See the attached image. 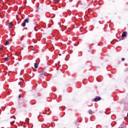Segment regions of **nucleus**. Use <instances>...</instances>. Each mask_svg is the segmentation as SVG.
I'll use <instances>...</instances> for the list:
<instances>
[{"label": "nucleus", "mask_w": 128, "mask_h": 128, "mask_svg": "<svg viewBox=\"0 0 128 128\" xmlns=\"http://www.w3.org/2000/svg\"><path fill=\"white\" fill-rule=\"evenodd\" d=\"M8 44H10V41L7 40L6 41V42L5 43L4 46H8Z\"/></svg>", "instance_id": "9"}, {"label": "nucleus", "mask_w": 128, "mask_h": 128, "mask_svg": "<svg viewBox=\"0 0 128 128\" xmlns=\"http://www.w3.org/2000/svg\"><path fill=\"white\" fill-rule=\"evenodd\" d=\"M8 26L10 28H11L12 26V22L8 23Z\"/></svg>", "instance_id": "5"}, {"label": "nucleus", "mask_w": 128, "mask_h": 128, "mask_svg": "<svg viewBox=\"0 0 128 128\" xmlns=\"http://www.w3.org/2000/svg\"><path fill=\"white\" fill-rule=\"evenodd\" d=\"M88 114H94V112H92V110H90L88 112Z\"/></svg>", "instance_id": "6"}, {"label": "nucleus", "mask_w": 128, "mask_h": 128, "mask_svg": "<svg viewBox=\"0 0 128 128\" xmlns=\"http://www.w3.org/2000/svg\"><path fill=\"white\" fill-rule=\"evenodd\" d=\"M85 2H87L86 0H85Z\"/></svg>", "instance_id": "19"}, {"label": "nucleus", "mask_w": 128, "mask_h": 128, "mask_svg": "<svg viewBox=\"0 0 128 128\" xmlns=\"http://www.w3.org/2000/svg\"><path fill=\"white\" fill-rule=\"evenodd\" d=\"M120 41L122 40H119Z\"/></svg>", "instance_id": "21"}, {"label": "nucleus", "mask_w": 128, "mask_h": 128, "mask_svg": "<svg viewBox=\"0 0 128 128\" xmlns=\"http://www.w3.org/2000/svg\"><path fill=\"white\" fill-rule=\"evenodd\" d=\"M56 0H52L53 2H56Z\"/></svg>", "instance_id": "16"}, {"label": "nucleus", "mask_w": 128, "mask_h": 128, "mask_svg": "<svg viewBox=\"0 0 128 128\" xmlns=\"http://www.w3.org/2000/svg\"><path fill=\"white\" fill-rule=\"evenodd\" d=\"M40 76L42 77V76H44V72H41L40 74H39Z\"/></svg>", "instance_id": "10"}, {"label": "nucleus", "mask_w": 128, "mask_h": 128, "mask_svg": "<svg viewBox=\"0 0 128 128\" xmlns=\"http://www.w3.org/2000/svg\"><path fill=\"white\" fill-rule=\"evenodd\" d=\"M0 50H2V48L1 47V48H0Z\"/></svg>", "instance_id": "15"}, {"label": "nucleus", "mask_w": 128, "mask_h": 128, "mask_svg": "<svg viewBox=\"0 0 128 128\" xmlns=\"http://www.w3.org/2000/svg\"><path fill=\"white\" fill-rule=\"evenodd\" d=\"M81 20H82V18H81Z\"/></svg>", "instance_id": "20"}, {"label": "nucleus", "mask_w": 128, "mask_h": 128, "mask_svg": "<svg viewBox=\"0 0 128 128\" xmlns=\"http://www.w3.org/2000/svg\"><path fill=\"white\" fill-rule=\"evenodd\" d=\"M4 60L6 62H8V60H10V58H8V56L4 58Z\"/></svg>", "instance_id": "7"}, {"label": "nucleus", "mask_w": 128, "mask_h": 128, "mask_svg": "<svg viewBox=\"0 0 128 128\" xmlns=\"http://www.w3.org/2000/svg\"><path fill=\"white\" fill-rule=\"evenodd\" d=\"M28 19H25L21 24L22 26L24 28L26 26V24H28Z\"/></svg>", "instance_id": "1"}, {"label": "nucleus", "mask_w": 128, "mask_h": 128, "mask_svg": "<svg viewBox=\"0 0 128 128\" xmlns=\"http://www.w3.org/2000/svg\"><path fill=\"white\" fill-rule=\"evenodd\" d=\"M127 116L128 117V114H127Z\"/></svg>", "instance_id": "18"}, {"label": "nucleus", "mask_w": 128, "mask_h": 128, "mask_svg": "<svg viewBox=\"0 0 128 128\" xmlns=\"http://www.w3.org/2000/svg\"><path fill=\"white\" fill-rule=\"evenodd\" d=\"M59 56H62V54H59Z\"/></svg>", "instance_id": "17"}, {"label": "nucleus", "mask_w": 128, "mask_h": 128, "mask_svg": "<svg viewBox=\"0 0 128 128\" xmlns=\"http://www.w3.org/2000/svg\"><path fill=\"white\" fill-rule=\"evenodd\" d=\"M114 41L110 42V44H114Z\"/></svg>", "instance_id": "12"}, {"label": "nucleus", "mask_w": 128, "mask_h": 128, "mask_svg": "<svg viewBox=\"0 0 128 128\" xmlns=\"http://www.w3.org/2000/svg\"><path fill=\"white\" fill-rule=\"evenodd\" d=\"M10 124H12H12H14V120H12V119L10 120Z\"/></svg>", "instance_id": "8"}, {"label": "nucleus", "mask_w": 128, "mask_h": 128, "mask_svg": "<svg viewBox=\"0 0 128 128\" xmlns=\"http://www.w3.org/2000/svg\"><path fill=\"white\" fill-rule=\"evenodd\" d=\"M20 96H21V95H20V94L18 96V98H20Z\"/></svg>", "instance_id": "14"}, {"label": "nucleus", "mask_w": 128, "mask_h": 128, "mask_svg": "<svg viewBox=\"0 0 128 128\" xmlns=\"http://www.w3.org/2000/svg\"><path fill=\"white\" fill-rule=\"evenodd\" d=\"M34 66L35 68H38V63H36V62L34 63Z\"/></svg>", "instance_id": "4"}, {"label": "nucleus", "mask_w": 128, "mask_h": 128, "mask_svg": "<svg viewBox=\"0 0 128 128\" xmlns=\"http://www.w3.org/2000/svg\"><path fill=\"white\" fill-rule=\"evenodd\" d=\"M20 84H22V82H18V85H19V86H20Z\"/></svg>", "instance_id": "13"}, {"label": "nucleus", "mask_w": 128, "mask_h": 128, "mask_svg": "<svg viewBox=\"0 0 128 128\" xmlns=\"http://www.w3.org/2000/svg\"><path fill=\"white\" fill-rule=\"evenodd\" d=\"M101 100L102 98L100 96H96V98H94V102H100V100Z\"/></svg>", "instance_id": "2"}, {"label": "nucleus", "mask_w": 128, "mask_h": 128, "mask_svg": "<svg viewBox=\"0 0 128 128\" xmlns=\"http://www.w3.org/2000/svg\"><path fill=\"white\" fill-rule=\"evenodd\" d=\"M125 60L126 59L124 58H122V62H124Z\"/></svg>", "instance_id": "11"}, {"label": "nucleus", "mask_w": 128, "mask_h": 128, "mask_svg": "<svg viewBox=\"0 0 128 128\" xmlns=\"http://www.w3.org/2000/svg\"><path fill=\"white\" fill-rule=\"evenodd\" d=\"M81 32H82V30H80Z\"/></svg>", "instance_id": "24"}, {"label": "nucleus", "mask_w": 128, "mask_h": 128, "mask_svg": "<svg viewBox=\"0 0 128 128\" xmlns=\"http://www.w3.org/2000/svg\"><path fill=\"white\" fill-rule=\"evenodd\" d=\"M126 34H128L127 32H124L122 35V38H126Z\"/></svg>", "instance_id": "3"}, {"label": "nucleus", "mask_w": 128, "mask_h": 128, "mask_svg": "<svg viewBox=\"0 0 128 128\" xmlns=\"http://www.w3.org/2000/svg\"><path fill=\"white\" fill-rule=\"evenodd\" d=\"M119 18H120V17H119Z\"/></svg>", "instance_id": "23"}, {"label": "nucleus", "mask_w": 128, "mask_h": 128, "mask_svg": "<svg viewBox=\"0 0 128 128\" xmlns=\"http://www.w3.org/2000/svg\"><path fill=\"white\" fill-rule=\"evenodd\" d=\"M82 26H84V24H82Z\"/></svg>", "instance_id": "22"}]
</instances>
